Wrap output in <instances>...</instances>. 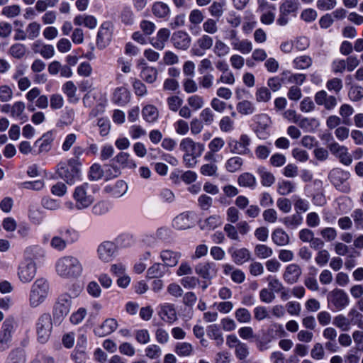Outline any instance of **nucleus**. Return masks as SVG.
Here are the masks:
<instances>
[{
  "instance_id": "obj_1",
  "label": "nucleus",
  "mask_w": 363,
  "mask_h": 363,
  "mask_svg": "<svg viewBox=\"0 0 363 363\" xmlns=\"http://www.w3.org/2000/svg\"><path fill=\"white\" fill-rule=\"evenodd\" d=\"M55 269L60 277L74 279L81 276L83 272V266L77 257L66 255L57 260Z\"/></svg>"
},
{
  "instance_id": "obj_2",
  "label": "nucleus",
  "mask_w": 363,
  "mask_h": 363,
  "mask_svg": "<svg viewBox=\"0 0 363 363\" xmlns=\"http://www.w3.org/2000/svg\"><path fill=\"white\" fill-rule=\"evenodd\" d=\"M96 189L95 185L87 182L76 186L72 194L75 208L78 210H82L89 207L95 200Z\"/></svg>"
},
{
  "instance_id": "obj_3",
  "label": "nucleus",
  "mask_w": 363,
  "mask_h": 363,
  "mask_svg": "<svg viewBox=\"0 0 363 363\" xmlns=\"http://www.w3.org/2000/svg\"><path fill=\"white\" fill-rule=\"evenodd\" d=\"M50 291V285L47 279L44 278L37 279L33 284L30 295V306L35 308L42 304L47 297Z\"/></svg>"
},
{
  "instance_id": "obj_4",
  "label": "nucleus",
  "mask_w": 363,
  "mask_h": 363,
  "mask_svg": "<svg viewBox=\"0 0 363 363\" xmlns=\"http://www.w3.org/2000/svg\"><path fill=\"white\" fill-rule=\"evenodd\" d=\"M57 173L68 184H74L81 177L80 163L77 159H69L67 163L60 164Z\"/></svg>"
},
{
  "instance_id": "obj_5",
  "label": "nucleus",
  "mask_w": 363,
  "mask_h": 363,
  "mask_svg": "<svg viewBox=\"0 0 363 363\" xmlns=\"http://www.w3.org/2000/svg\"><path fill=\"white\" fill-rule=\"evenodd\" d=\"M35 327L38 342L43 344L47 342L50 337L52 329V320L50 314H42L38 318Z\"/></svg>"
},
{
  "instance_id": "obj_6",
  "label": "nucleus",
  "mask_w": 363,
  "mask_h": 363,
  "mask_svg": "<svg viewBox=\"0 0 363 363\" xmlns=\"http://www.w3.org/2000/svg\"><path fill=\"white\" fill-rule=\"evenodd\" d=\"M330 182L339 191L347 193L350 190V186L348 179L350 177V173L340 168L333 169L328 175Z\"/></svg>"
},
{
  "instance_id": "obj_7",
  "label": "nucleus",
  "mask_w": 363,
  "mask_h": 363,
  "mask_svg": "<svg viewBox=\"0 0 363 363\" xmlns=\"http://www.w3.org/2000/svg\"><path fill=\"white\" fill-rule=\"evenodd\" d=\"M227 144L230 152L238 155H246L250 152L249 146L251 144V140L247 135L242 134L239 140L229 138Z\"/></svg>"
},
{
  "instance_id": "obj_8",
  "label": "nucleus",
  "mask_w": 363,
  "mask_h": 363,
  "mask_svg": "<svg viewBox=\"0 0 363 363\" xmlns=\"http://www.w3.org/2000/svg\"><path fill=\"white\" fill-rule=\"evenodd\" d=\"M72 306V298L68 294H61L54 306L53 315L57 319H63L68 315Z\"/></svg>"
},
{
  "instance_id": "obj_9",
  "label": "nucleus",
  "mask_w": 363,
  "mask_h": 363,
  "mask_svg": "<svg viewBox=\"0 0 363 363\" xmlns=\"http://www.w3.org/2000/svg\"><path fill=\"white\" fill-rule=\"evenodd\" d=\"M328 303L337 311H342L346 308L350 302L349 297L342 289H335L328 295Z\"/></svg>"
},
{
  "instance_id": "obj_10",
  "label": "nucleus",
  "mask_w": 363,
  "mask_h": 363,
  "mask_svg": "<svg viewBox=\"0 0 363 363\" xmlns=\"http://www.w3.org/2000/svg\"><path fill=\"white\" fill-rule=\"evenodd\" d=\"M36 274L35 263L31 259H25L22 262L18 271V275L23 283H28L33 280Z\"/></svg>"
},
{
  "instance_id": "obj_11",
  "label": "nucleus",
  "mask_w": 363,
  "mask_h": 363,
  "mask_svg": "<svg viewBox=\"0 0 363 363\" xmlns=\"http://www.w3.org/2000/svg\"><path fill=\"white\" fill-rule=\"evenodd\" d=\"M328 149L333 155L337 157L340 162L349 166L352 162V157L348 151V148L344 145H340L337 142L333 141L328 146Z\"/></svg>"
},
{
  "instance_id": "obj_12",
  "label": "nucleus",
  "mask_w": 363,
  "mask_h": 363,
  "mask_svg": "<svg viewBox=\"0 0 363 363\" xmlns=\"http://www.w3.org/2000/svg\"><path fill=\"white\" fill-rule=\"evenodd\" d=\"M213 44V38L208 35H203L196 42L191 49V54L194 56L202 57L208 50H210Z\"/></svg>"
},
{
  "instance_id": "obj_13",
  "label": "nucleus",
  "mask_w": 363,
  "mask_h": 363,
  "mask_svg": "<svg viewBox=\"0 0 363 363\" xmlns=\"http://www.w3.org/2000/svg\"><path fill=\"white\" fill-rule=\"evenodd\" d=\"M179 148L184 152L199 157L205 150L203 144L196 143L190 138H185L182 139L179 144Z\"/></svg>"
},
{
  "instance_id": "obj_14",
  "label": "nucleus",
  "mask_w": 363,
  "mask_h": 363,
  "mask_svg": "<svg viewBox=\"0 0 363 363\" xmlns=\"http://www.w3.org/2000/svg\"><path fill=\"white\" fill-rule=\"evenodd\" d=\"M271 118L266 114H261L257 118L256 134L259 139L266 140L270 136Z\"/></svg>"
},
{
  "instance_id": "obj_15",
  "label": "nucleus",
  "mask_w": 363,
  "mask_h": 363,
  "mask_svg": "<svg viewBox=\"0 0 363 363\" xmlns=\"http://www.w3.org/2000/svg\"><path fill=\"white\" fill-rule=\"evenodd\" d=\"M315 103L323 106L326 110H333L337 105V99L335 96L328 94L325 90L318 91L314 96Z\"/></svg>"
},
{
  "instance_id": "obj_16",
  "label": "nucleus",
  "mask_w": 363,
  "mask_h": 363,
  "mask_svg": "<svg viewBox=\"0 0 363 363\" xmlns=\"http://www.w3.org/2000/svg\"><path fill=\"white\" fill-rule=\"evenodd\" d=\"M111 40V23H103L99 28L96 35V45L99 49L105 48Z\"/></svg>"
},
{
  "instance_id": "obj_17",
  "label": "nucleus",
  "mask_w": 363,
  "mask_h": 363,
  "mask_svg": "<svg viewBox=\"0 0 363 363\" xmlns=\"http://www.w3.org/2000/svg\"><path fill=\"white\" fill-rule=\"evenodd\" d=\"M116 251L115 244L110 241H105L100 244L97 249L99 258L105 262H108L113 258Z\"/></svg>"
},
{
  "instance_id": "obj_18",
  "label": "nucleus",
  "mask_w": 363,
  "mask_h": 363,
  "mask_svg": "<svg viewBox=\"0 0 363 363\" xmlns=\"http://www.w3.org/2000/svg\"><path fill=\"white\" fill-rule=\"evenodd\" d=\"M118 326V324L116 319L107 318L100 325L94 329V333L99 337H103L113 333Z\"/></svg>"
},
{
  "instance_id": "obj_19",
  "label": "nucleus",
  "mask_w": 363,
  "mask_h": 363,
  "mask_svg": "<svg viewBox=\"0 0 363 363\" xmlns=\"http://www.w3.org/2000/svg\"><path fill=\"white\" fill-rule=\"evenodd\" d=\"M196 273L203 279L210 280L216 276L217 269L213 262H200L195 267Z\"/></svg>"
},
{
  "instance_id": "obj_20",
  "label": "nucleus",
  "mask_w": 363,
  "mask_h": 363,
  "mask_svg": "<svg viewBox=\"0 0 363 363\" xmlns=\"http://www.w3.org/2000/svg\"><path fill=\"white\" fill-rule=\"evenodd\" d=\"M171 40L176 48L185 50L189 48L191 38L186 32L178 30L172 34Z\"/></svg>"
},
{
  "instance_id": "obj_21",
  "label": "nucleus",
  "mask_w": 363,
  "mask_h": 363,
  "mask_svg": "<svg viewBox=\"0 0 363 363\" xmlns=\"http://www.w3.org/2000/svg\"><path fill=\"white\" fill-rule=\"evenodd\" d=\"M128 184L123 180H118L114 184L106 185L104 191L114 198H120L128 191Z\"/></svg>"
},
{
  "instance_id": "obj_22",
  "label": "nucleus",
  "mask_w": 363,
  "mask_h": 363,
  "mask_svg": "<svg viewBox=\"0 0 363 363\" xmlns=\"http://www.w3.org/2000/svg\"><path fill=\"white\" fill-rule=\"evenodd\" d=\"M73 23L77 26H83L86 28L93 30L96 28L98 21L96 18L93 15L83 13L75 16L73 19Z\"/></svg>"
},
{
  "instance_id": "obj_23",
  "label": "nucleus",
  "mask_w": 363,
  "mask_h": 363,
  "mask_svg": "<svg viewBox=\"0 0 363 363\" xmlns=\"http://www.w3.org/2000/svg\"><path fill=\"white\" fill-rule=\"evenodd\" d=\"M130 100V93L128 89L124 86L117 87L114 89L112 101L118 106H123Z\"/></svg>"
},
{
  "instance_id": "obj_24",
  "label": "nucleus",
  "mask_w": 363,
  "mask_h": 363,
  "mask_svg": "<svg viewBox=\"0 0 363 363\" xmlns=\"http://www.w3.org/2000/svg\"><path fill=\"white\" fill-rule=\"evenodd\" d=\"M170 36V30L167 28L160 29L155 37L150 40V44L157 50H162L165 47V43Z\"/></svg>"
},
{
  "instance_id": "obj_25",
  "label": "nucleus",
  "mask_w": 363,
  "mask_h": 363,
  "mask_svg": "<svg viewBox=\"0 0 363 363\" xmlns=\"http://www.w3.org/2000/svg\"><path fill=\"white\" fill-rule=\"evenodd\" d=\"M62 92L66 95L67 101L71 104H77L79 96L77 94V88L72 81L66 82L62 86Z\"/></svg>"
},
{
  "instance_id": "obj_26",
  "label": "nucleus",
  "mask_w": 363,
  "mask_h": 363,
  "mask_svg": "<svg viewBox=\"0 0 363 363\" xmlns=\"http://www.w3.org/2000/svg\"><path fill=\"white\" fill-rule=\"evenodd\" d=\"M53 134L52 132H47L35 142V145L38 146L37 154L48 152L52 147Z\"/></svg>"
},
{
  "instance_id": "obj_27",
  "label": "nucleus",
  "mask_w": 363,
  "mask_h": 363,
  "mask_svg": "<svg viewBox=\"0 0 363 363\" xmlns=\"http://www.w3.org/2000/svg\"><path fill=\"white\" fill-rule=\"evenodd\" d=\"M228 252L231 255L233 261L238 265L242 264L250 259V252L246 248H230Z\"/></svg>"
},
{
  "instance_id": "obj_28",
  "label": "nucleus",
  "mask_w": 363,
  "mask_h": 363,
  "mask_svg": "<svg viewBox=\"0 0 363 363\" xmlns=\"http://www.w3.org/2000/svg\"><path fill=\"white\" fill-rule=\"evenodd\" d=\"M160 315L162 319L169 323L177 320L176 309L172 303H166L162 305Z\"/></svg>"
},
{
  "instance_id": "obj_29",
  "label": "nucleus",
  "mask_w": 363,
  "mask_h": 363,
  "mask_svg": "<svg viewBox=\"0 0 363 363\" xmlns=\"http://www.w3.org/2000/svg\"><path fill=\"white\" fill-rule=\"evenodd\" d=\"M160 257L164 262L163 264H164L167 268V267H172L177 264L181 257V254L178 252L165 250L161 252Z\"/></svg>"
},
{
  "instance_id": "obj_30",
  "label": "nucleus",
  "mask_w": 363,
  "mask_h": 363,
  "mask_svg": "<svg viewBox=\"0 0 363 363\" xmlns=\"http://www.w3.org/2000/svg\"><path fill=\"white\" fill-rule=\"evenodd\" d=\"M143 118L149 123H154L157 121L159 111L153 105H146L142 109Z\"/></svg>"
},
{
  "instance_id": "obj_31",
  "label": "nucleus",
  "mask_w": 363,
  "mask_h": 363,
  "mask_svg": "<svg viewBox=\"0 0 363 363\" xmlns=\"http://www.w3.org/2000/svg\"><path fill=\"white\" fill-rule=\"evenodd\" d=\"M301 274L300 267L296 264H289L284 273V279L289 284L296 282Z\"/></svg>"
},
{
  "instance_id": "obj_32",
  "label": "nucleus",
  "mask_w": 363,
  "mask_h": 363,
  "mask_svg": "<svg viewBox=\"0 0 363 363\" xmlns=\"http://www.w3.org/2000/svg\"><path fill=\"white\" fill-rule=\"evenodd\" d=\"M196 218V214L193 212H184L177 216L174 219V224L180 225L181 227H189L193 223V220Z\"/></svg>"
},
{
  "instance_id": "obj_33",
  "label": "nucleus",
  "mask_w": 363,
  "mask_h": 363,
  "mask_svg": "<svg viewBox=\"0 0 363 363\" xmlns=\"http://www.w3.org/2000/svg\"><path fill=\"white\" fill-rule=\"evenodd\" d=\"M238 183L240 186L254 189L257 186V179L252 174L245 172L238 177Z\"/></svg>"
},
{
  "instance_id": "obj_34",
  "label": "nucleus",
  "mask_w": 363,
  "mask_h": 363,
  "mask_svg": "<svg viewBox=\"0 0 363 363\" xmlns=\"http://www.w3.org/2000/svg\"><path fill=\"white\" fill-rule=\"evenodd\" d=\"M5 363H26V354L23 349L18 347L12 350Z\"/></svg>"
},
{
  "instance_id": "obj_35",
  "label": "nucleus",
  "mask_w": 363,
  "mask_h": 363,
  "mask_svg": "<svg viewBox=\"0 0 363 363\" xmlns=\"http://www.w3.org/2000/svg\"><path fill=\"white\" fill-rule=\"evenodd\" d=\"M167 271L166 266L161 263H155L147 271V277L149 279L160 278L163 277Z\"/></svg>"
},
{
  "instance_id": "obj_36",
  "label": "nucleus",
  "mask_w": 363,
  "mask_h": 363,
  "mask_svg": "<svg viewBox=\"0 0 363 363\" xmlns=\"http://www.w3.org/2000/svg\"><path fill=\"white\" fill-rule=\"evenodd\" d=\"M206 332L207 335L211 339L216 341V345L220 346L223 343L224 339L223 334L217 325L213 324L208 326Z\"/></svg>"
},
{
  "instance_id": "obj_37",
  "label": "nucleus",
  "mask_w": 363,
  "mask_h": 363,
  "mask_svg": "<svg viewBox=\"0 0 363 363\" xmlns=\"http://www.w3.org/2000/svg\"><path fill=\"white\" fill-rule=\"evenodd\" d=\"M215 77L211 73H206L198 78V83L200 88L204 90H212L215 86Z\"/></svg>"
},
{
  "instance_id": "obj_38",
  "label": "nucleus",
  "mask_w": 363,
  "mask_h": 363,
  "mask_svg": "<svg viewBox=\"0 0 363 363\" xmlns=\"http://www.w3.org/2000/svg\"><path fill=\"white\" fill-rule=\"evenodd\" d=\"M115 161L123 167L135 168L136 163L128 152H120L114 158Z\"/></svg>"
},
{
  "instance_id": "obj_39",
  "label": "nucleus",
  "mask_w": 363,
  "mask_h": 363,
  "mask_svg": "<svg viewBox=\"0 0 363 363\" xmlns=\"http://www.w3.org/2000/svg\"><path fill=\"white\" fill-rule=\"evenodd\" d=\"M234 50L238 51L243 55L251 52L253 49L252 43L247 39H239L232 46Z\"/></svg>"
},
{
  "instance_id": "obj_40",
  "label": "nucleus",
  "mask_w": 363,
  "mask_h": 363,
  "mask_svg": "<svg viewBox=\"0 0 363 363\" xmlns=\"http://www.w3.org/2000/svg\"><path fill=\"white\" fill-rule=\"evenodd\" d=\"M152 11L157 18H165L169 15L170 9L165 3L157 1L153 4Z\"/></svg>"
},
{
  "instance_id": "obj_41",
  "label": "nucleus",
  "mask_w": 363,
  "mask_h": 363,
  "mask_svg": "<svg viewBox=\"0 0 363 363\" xmlns=\"http://www.w3.org/2000/svg\"><path fill=\"white\" fill-rule=\"evenodd\" d=\"M257 173L260 178V182L264 186H271L272 184V174L263 166H260L257 169Z\"/></svg>"
},
{
  "instance_id": "obj_42",
  "label": "nucleus",
  "mask_w": 363,
  "mask_h": 363,
  "mask_svg": "<svg viewBox=\"0 0 363 363\" xmlns=\"http://www.w3.org/2000/svg\"><path fill=\"white\" fill-rule=\"evenodd\" d=\"M270 330L262 329L257 339V346L260 350H264L269 347V343L271 342Z\"/></svg>"
},
{
  "instance_id": "obj_43",
  "label": "nucleus",
  "mask_w": 363,
  "mask_h": 363,
  "mask_svg": "<svg viewBox=\"0 0 363 363\" xmlns=\"http://www.w3.org/2000/svg\"><path fill=\"white\" fill-rule=\"evenodd\" d=\"M292 63L296 69H306L312 65L313 60L308 55H301L294 58Z\"/></svg>"
},
{
  "instance_id": "obj_44",
  "label": "nucleus",
  "mask_w": 363,
  "mask_h": 363,
  "mask_svg": "<svg viewBox=\"0 0 363 363\" xmlns=\"http://www.w3.org/2000/svg\"><path fill=\"white\" fill-rule=\"evenodd\" d=\"M158 74L157 69L153 67H145L141 71V78L147 83L152 84L157 79Z\"/></svg>"
},
{
  "instance_id": "obj_45",
  "label": "nucleus",
  "mask_w": 363,
  "mask_h": 363,
  "mask_svg": "<svg viewBox=\"0 0 363 363\" xmlns=\"http://www.w3.org/2000/svg\"><path fill=\"white\" fill-rule=\"evenodd\" d=\"M243 164V160L238 157L234 156L229 158L225 163V168L229 172H235L241 169Z\"/></svg>"
},
{
  "instance_id": "obj_46",
  "label": "nucleus",
  "mask_w": 363,
  "mask_h": 363,
  "mask_svg": "<svg viewBox=\"0 0 363 363\" xmlns=\"http://www.w3.org/2000/svg\"><path fill=\"white\" fill-rule=\"evenodd\" d=\"M74 118V112L72 109H65L62 111L60 118L57 123V127H63L64 125H71Z\"/></svg>"
},
{
  "instance_id": "obj_47",
  "label": "nucleus",
  "mask_w": 363,
  "mask_h": 363,
  "mask_svg": "<svg viewBox=\"0 0 363 363\" xmlns=\"http://www.w3.org/2000/svg\"><path fill=\"white\" fill-rule=\"evenodd\" d=\"M230 52V47L221 40H217L213 47V52L218 57H224Z\"/></svg>"
},
{
  "instance_id": "obj_48",
  "label": "nucleus",
  "mask_w": 363,
  "mask_h": 363,
  "mask_svg": "<svg viewBox=\"0 0 363 363\" xmlns=\"http://www.w3.org/2000/svg\"><path fill=\"white\" fill-rule=\"evenodd\" d=\"M174 352L180 357H188L193 353V347L189 342H178L175 346Z\"/></svg>"
},
{
  "instance_id": "obj_49",
  "label": "nucleus",
  "mask_w": 363,
  "mask_h": 363,
  "mask_svg": "<svg viewBox=\"0 0 363 363\" xmlns=\"http://www.w3.org/2000/svg\"><path fill=\"white\" fill-rule=\"evenodd\" d=\"M237 111L242 115H250L255 111L254 104L247 100H243L239 102L237 106Z\"/></svg>"
},
{
  "instance_id": "obj_50",
  "label": "nucleus",
  "mask_w": 363,
  "mask_h": 363,
  "mask_svg": "<svg viewBox=\"0 0 363 363\" xmlns=\"http://www.w3.org/2000/svg\"><path fill=\"white\" fill-rule=\"evenodd\" d=\"M26 259H38L44 256V250L38 245L28 247L24 251Z\"/></svg>"
},
{
  "instance_id": "obj_51",
  "label": "nucleus",
  "mask_w": 363,
  "mask_h": 363,
  "mask_svg": "<svg viewBox=\"0 0 363 363\" xmlns=\"http://www.w3.org/2000/svg\"><path fill=\"white\" fill-rule=\"evenodd\" d=\"M218 167L216 163L207 162L200 167L201 174L206 177H218Z\"/></svg>"
},
{
  "instance_id": "obj_52",
  "label": "nucleus",
  "mask_w": 363,
  "mask_h": 363,
  "mask_svg": "<svg viewBox=\"0 0 363 363\" xmlns=\"http://www.w3.org/2000/svg\"><path fill=\"white\" fill-rule=\"evenodd\" d=\"M354 110L352 106L347 104L341 105L339 109V114L345 125L350 124V117L354 113Z\"/></svg>"
},
{
  "instance_id": "obj_53",
  "label": "nucleus",
  "mask_w": 363,
  "mask_h": 363,
  "mask_svg": "<svg viewBox=\"0 0 363 363\" xmlns=\"http://www.w3.org/2000/svg\"><path fill=\"white\" fill-rule=\"evenodd\" d=\"M325 86L329 91L337 94L343 88V82L341 79L333 77L327 81Z\"/></svg>"
},
{
  "instance_id": "obj_54",
  "label": "nucleus",
  "mask_w": 363,
  "mask_h": 363,
  "mask_svg": "<svg viewBox=\"0 0 363 363\" xmlns=\"http://www.w3.org/2000/svg\"><path fill=\"white\" fill-rule=\"evenodd\" d=\"M219 128L223 133H231L235 130V121L230 116H223L219 121Z\"/></svg>"
},
{
  "instance_id": "obj_55",
  "label": "nucleus",
  "mask_w": 363,
  "mask_h": 363,
  "mask_svg": "<svg viewBox=\"0 0 363 363\" xmlns=\"http://www.w3.org/2000/svg\"><path fill=\"white\" fill-rule=\"evenodd\" d=\"M186 101L189 106L195 111L201 109L205 104L203 97L198 94L189 96Z\"/></svg>"
},
{
  "instance_id": "obj_56",
  "label": "nucleus",
  "mask_w": 363,
  "mask_h": 363,
  "mask_svg": "<svg viewBox=\"0 0 363 363\" xmlns=\"http://www.w3.org/2000/svg\"><path fill=\"white\" fill-rule=\"evenodd\" d=\"M333 324L342 331H348L350 329L349 319L342 314L336 315L333 318Z\"/></svg>"
},
{
  "instance_id": "obj_57",
  "label": "nucleus",
  "mask_w": 363,
  "mask_h": 363,
  "mask_svg": "<svg viewBox=\"0 0 363 363\" xmlns=\"http://www.w3.org/2000/svg\"><path fill=\"white\" fill-rule=\"evenodd\" d=\"M348 316L350 318V325H357L359 329L363 330V315L360 312L352 308L349 311Z\"/></svg>"
},
{
  "instance_id": "obj_58",
  "label": "nucleus",
  "mask_w": 363,
  "mask_h": 363,
  "mask_svg": "<svg viewBox=\"0 0 363 363\" xmlns=\"http://www.w3.org/2000/svg\"><path fill=\"white\" fill-rule=\"evenodd\" d=\"M40 29L41 26L38 23L35 21L30 23L26 28L28 38L34 40L38 38L40 35Z\"/></svg>"
},
{
  "instance_id": "obj_59",
  "label": "nucleus",
  "mask_w": 363,
  "mask_h": 363,
  "mask_svg": "<svg viewBox=\"0 0 363 363\" xmlns=\"http://www.w3.org/2000/svg\"><path fill=\"white\" fill-rule=\"evenodd\" d=\"M19 186L23 189L33 191H40L45 186V182L42 179L21 182Z\"/></svg>"
},
{
  "instance_id": "obj_60",
  "label": "nucleus",
  "mask_w": 363,
  "mask_h": 363,
  "mask_svg": "<svg viewBox=\"0 0 363 363\" xmlns=\"http://www.w3.org/2000/svg\"><path fill=\"white\" fill-rule=\"evenodd\" d=\"M9 52L13 57L21 59L25 55L26 48L23 44L16 43L10 47Z\"/></svg>"
},
{
  "instance_id": "obj_61",
  "label": "nucleus",
  "mask_w": 363,
  "mask_h": 363,
  "mask_svg": "<svg viewBox=\"0 0 363 363\" xmlns=\"http://www.w3.org/2000/svg\"><path fill=\"white\" fill-rule=\"evenodd\" d=\"M297 124L303 129L310 130L313 128H317L320 125V122L315 118H300Z\"/></svg>"
},
{
  "instance_id": "obj_62",
  "label": "nucleus",
  "mask_w": 363,
  "mask_h": 363,
  "mask_svg": "<svg viewBox=\"0 0 363 363\" xmlns=\"http://www.w3.org/2000/svg\"><path fill=\"white\" fill-rule=\"evenodd\" d=\"M60 235L67 243H73L79 238V233L75 228H65L63 230H61Z\"/></svg>"
},
{
  "instance_id": "obj_63",
  "label": "nucleus",
  "mask_w": 363,
  "mask_h": 363,
  "mask_svg": "<svg viewBox=\"0 0 363 363\" xmlns=\"http://www.w3.org/2000/svg\"><path fill=\"white\" fill-rule=\"evenodd\" d=\"M21 9L20 6L13 4L6 6L2 9L1 14L9 18H13L21 13Z\"/></svg>"
},
{
  "instance_id": "obj_64",
  "label": "nucleus",
  "mask_w": 363,
  "mask_h": 363,
  "mask_svg": "<svg viewBox=\"0 0 363 363\" xmlns=\"http://www.w3.org/2000/svg\"><path fill=\"white\" fill-rule=\"evenodd\" d=\"M200 121L206 125H211L215 118V114L210 108H205L199 114Z\"/></svg>"
}]
</instances>
